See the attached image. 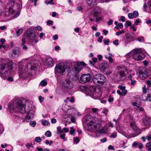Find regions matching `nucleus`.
<instances>
[{
    "mask_svg": "<svg viewBox=\"0 0 151 151\" xmlns=\"http://www.w3.org/2000/svg\"><path fill=\"white\" fill-rule=\"evenodd\" d=\"M8 108L11 112H15L24 114L26 112L29 113L25 117L24 122H28L33 117L34 113L29 112L30 111L31 105L29 104L27 107H25L24 104L22 103V100L18 98H15L13 104L9 103L8 105Z\"/></svg>",
    "mask_w": 151,
    "mask_h": 151,
    "instance_id": "f257e3e1",
    "label": "nucleus"
},
{
    "mask_svg": "<svg viewBox=\"0 0 151 151\" xmlns=\"http://www.w3.org/2000/svg\"><path fill=\"white\" fill-rule=\"evenodd\" d=\"M38 61L36 60H23L19 63V73L20 76L25 78L27 77L30 71L36 68Z\"/></svg>",
    "mask_w": 151,
    "mask_h": 151,
    "instance_id": "f03ea898",
    "label": "nucleus"
},
{
    "mask_svg": "<svg viewBox=\"0 0 151 151\" xmlns=\"http://www.w3.org/2000/svg\"><path fill=\"white\" fill-rule=\"evenodd\" d=\"M129 120L130 122V126L132 129V130L129 129L127 132H125L124 131L121 130H120L118 131L119 133L124 136L128 138H130L136 137L140 134L141 132L140 130L137 126L133 117L130 116Z\"/></svg>",
    "mask_w": 151,
    "mask_h": 151,
    "instance_id": "7ed1b4c3",
    "label": "nucleus"
},
{
    "mask_svg": "<svg viewBox=\"0 0 151 151\" xmlns=\"http://www.w3.org/2000/svg\"><path fill=\"white\" fill-rule=\"evenodd\" d=\"M21 6L19 4H18L14 1H9L6 5L4 13L5 15L8 17L17 12L14 15V17L15 18L17 17L20 14V12L19 11V10L18 11L17 9H20Z\"/></svg>",
    "mask_w": 151,
    "mask_h": 151,
    "instance_id": "20e7f679",
    "label": "nucleus"
},
{
    "mask_svg": "<svg viewBox=\"0 0 151 151\" xmlns=\"http://www.w3.org/2000/svg\"><path fill=\"white\" fill-rule=\"evenodd\" d=\"M94 121H91L89 123V125L88 128L91 129L94 132H95L96 134L97 137L100 136V134L101 133H105L108 132V129L107 128H101V125L97 123L95 120Z\"/></svg>",
    "mask_w": 151,
    "mask_h": 151,
    "instance_id": "39448f33",
    "label": "nucleus"
},
{
    "mask_svg": "<svg viewBox=\"0 0 151 151\" xmlns=\"http://www.w3.org/2000/svg\"><path fill=\"white\" fill-rule=\"evenodd\" d=\"M15 63L10 62L4 64H0V76L2 78L5 79L8 76V71H10Z\"/></svg>",
    "mask_w": 151,
    "mask_h": 151,
    "instance_id": "423d86ee",
    "label": "nucleus"
},
{
    "mask_svg": "<svg viewBox=\"0 0 151 151\" xmlns=\"http://www.w3.org/2000/svg\"><path fill=\"white\" fill-rule=\"evenodd\" d=\"M70 69L69 66L61 62L57 64L54 69V72L55 75L59 74L60 75H65Z\"/></svg>",
    "mask_w": 151,
    "mask_h": 151,
    "instance_id": "0eeeda50",
    "label": "nucleus"
},
{
    "mask_svg": "<svg viewBox=\"0 0 151 151\" xmlns=\"http://www.w3.org/2000/svg\"><path fill=\"white\" fill-rule=\"evenodd\" d=\"M85 93L86 96H89L94 99H99L101 95V93L99 89H94L92 88L87 89Z\"/></svg>",
    "mask_w": 151,
    "mask_h": 151,
    "instance_id": "6e6552de",
    "label": "nucleus"
},
{
    "mask_svg": "<svg viewBox=\"0 0 151 151\" xmlns=\"http://www.w3.org/2000/svg\"><path fill=\"white\" fill-rule=\"evenodd\" d=\"M132 58L135 60L139 61L142 60L145 58V55L142 53L141 49L136 48L132 50Z\"/></svg>",
    "mask_w": 151,
    "mask_h": 151,
    "instance_id": "1a4fd4ad",
    "label": "nucleus"
},
{
    "mask_svg": "<svg viewBox=\"0 0 151 151\" xmlns=\"http://www.w3.org/2000/svg\"><path fill=\"white\" fill-rule=\"evenodd\" d=\"M35 34L33 31L31 29H28L27 30L26 35H24L22 38L21 45H23L26 43V41L27 38L29 39L31 42L34 40L35 38Z\"/></svg>",
    "mask_w": 151,
    "mask_h": 151,
    "instance_id": "9d476101",
    "label": "nucleus"
},
{
    "mask_svg": "<svg viewBox=\"0 0 151 151\" xmlns=\"http://www.w3.org/2000/svg\"><path fill=\"white\" fill-rule=\"evenodd\" d=\"M106 78L104 76L101 74L95 75L93 79V81L95 84H103L106 81Z\"/></svg>",
    "mask_w": 151,
    "mask_h": 151,
    "instance_id": "9b49d317",
    "label": "nucleus"
},
{
    "mask_svg": "<svg viewBox=\"0 0 151 151\" xmlns=\"http://www.w3.org/2000/svg\"><path fill=\"white\" fill-rule=\"evenodd\" d=\"M119 71L117 74V77L119 78V80H123V78L124 77L127 72V70L123 67H121L119 68Z\"/></svg>",
    "mask_w": 151,
    "mask_h": 151,
    "instance_id": "f8f14e48",
    "label": "nucleus"
},
{
    "mask_svg": "<svg viewBox=\"0 0 151 151\" xmlns=\"http://www.w3.org/2000/svg\"><path fill=\"white\" fill-rule=\"evenodd\" d=\"M132 39L133 37L129 33L126 34L122 41L124 42V45H126L128 43L131 42Z\"/></svg>",
    "mask_w": 151,
    "mask_h": 151,
    "instance_id": "ddd939ff",
    "label": "nucleus"
},
{
    "mask_svg": "<svg viewBox=\"0 0 151 151\" xmlns=\"http://www.w3.org/2000/svg\"><path fill=\"white\" fill-rule=\"evenodd\" d=\"M63 85L65 88L69 89H71L73 87V83L69 79H66L63 81Z\"/></svg>",
    "mask_w": 151,
    "mask_h": 151,
    "instance_id": "4468645a",
    "label": "nucleus"
},
{
    "mask_svg": "<svg viewBox=\"0 0 151 151\" xmlns=\"http://www.w3.org/2000/svg\"><path fill=\"white\" fill-rule=\"evenodd\" d=\"M91 78V76L89 74H83L81 76L80 80L82 83H86L89 82Z\"/></svg>",
    "mask_w": 151,
    "mask_h": 151,
    "instance_id": "2eb2a0df",
    "label": "nucleus"
},
{
    "mask_svg": "<svg viewBox=\"0 0 151 151\" xmlns=\"http://www.w3.org/2000/svg\"><path fill=\"white\" fill-rule=\"evenodd\" d=\"M148 76V73L146 71V69L144 68L142 70L139 71V77L141 79H144L147 77Z\"/></svg>",
    "mask_w": 151,
    "mask_h": 151,
    "instance_id": "dca6fc26",
    "label": "nucleus"
},
{
    "mask_svg": "<svg viewBox=\"0 0 151 151\" xmlns=\"http://www.w3.org/2000/svg\"><path fill=\"white\" fill-rule=\"evenodd\" d=\"M94 7H95V8L92 12V14L93 17H96L98 16L101 13V10L100 7L98 6H96Z\"/></svg>",
    "mask_w": 151,
    "mask_h": 151,
    "instance_id": "f3484780",
    "label": "nucleus"
},
{
    "mask_svg": "<svg viewBox=\"0 0 151 151\" xmlns=\"http://www.w3.org/2000/svg\"><path fill=\"white\" fill-rule=\"evenodd\" d=\"M45 61L46 64L48 66L51 67L53 66L54 61L51 57H48L46 58Z\"/></svg>",
    "mask_w": 151,
    "mask_h": 151,
    "instance_id": "a211bd4d",
    "label": "nucleus"
},
{
    "mask_svg": "<svg viewBox=\"0 0 151 151\" xmlns=\"http://www.w3.org/2000/svg\"><path fill=\"white\" fill-rule=\"evenodd\" d=\"M86 3L91 8H93L97 5L96 0H86Z\"/></svg>",
    "mask_w": 151,
    "mask_h": 151,
    "instance_id": "6ab92c4d",
    "label": "nucleus"
},
{
    "mask_svg": "<svg viewBox=\"0 0 151 151\" xmlns=\"http://www.w3.org/2000/svg\"><path fill=\"white\" fill-rule=\"evenodd\" d=\"M109 64L107 63H102L100 66V70L102 71H104L109 67Z\"/></svg>",
    "mask_w": 151,
    "mask_h": 151,
    "instance_id": "aec40b11",
    "label": "nucleus"
},
{
    "mask_svg": "<svg viewBox=\"0 0 151 151\" xmlns=\"http://www.w3.org/2000/svg\"><path fill=\"white\" fill-rule=\"evenodd\" d=\"M74 70L77 72H79L82 69V67L79 63H76L74 65Z\"/></svg>",
    "mask_w": 151,
    "mask_h": 151,
    "instance_id": "412c9836",
    "label": "nucleus"
},
{
    "mask_svg": "<svg viewBox=\"0 0 151 151\" xmlns=\"http://www.w3.org/2000/svg\"><path fill=\"white\" fill-rule=\"evenodd\" d=\"M121 90L122 91H121L119 90H117V93L120 96H125L127 93V90L126 89H124Z\"/></svg>",
    "mask_w": 151,
    "mask_h": 151,
    "instance_id": "4be33fe9",
    "label": "nucleus"
},
{
    "mask_svg": "<svg viewBox=\"0 0 151 151\" xmlns=\"http://www.w3.org/2000/svg\"><path fill=\"white\" fill-rule=\"evenodd\" d=\"M142 99L144 101H151V91L148 94L147 97V98L142 97Z\"/></svg>",
    "mask_w": 151,
    "mask_h": 151,
    "instance_id": "5701e85b",
    "label": "nucleus"
},
{
    "mask_svg": "<svg viewBox=\"0 0 151 151\" xmlns=\"http://www.w3.org/2000/svg\"><path fill=\"white\" fill-rule=\"evenodd\" d=\"M17 52L16 50H12V53H9V55L10 57H12L13 55H17Z\"/></svg>",
    "mask_w": 151,
    "mask_h": 151,
    "instance_id": "b1692460",
    "label": "nucleus"
},
{
    "mask_svg": "<svg viewBox=\"0 0 151 151\" xmlns=\"http://www.w3.org/2000/svg\"><path fill=\"white\" fill-rule=\"evenodd\" d=\"M144 123L146 125L148 126L150 124V121L147 118H144L143 120Z\"/></svg>",
    "mask_w": 151,
    "mask_h": 151,
    "instance_id": "393cba45",
    "label": "nucleus"
},
{
    "mask_svg": "<svg viewBox=\"0 0 151 151\" xmlns=\"http://www.w3.org/2000/svg\"><path fill=\"white\" fill-rule=\"evenodd\" d=\"M41 124L43 126H45L48 125L50 124V122L47 120H43L42 121Z\"/></svg>",
    "mask_w": 151,
    "mask_h": 151,
    "instance_id": "a878e982",
    "label": "nucleus"
},
{
    "mask_svg": "<svg viewBox=\"0 0 151 151\" xmlns=\"http://www.w3.org/2000/svg\"><path fill=\"white\" fill-rule=\"evenodd\" d=\"M147 6L145 2L143 4V9L144 11L145 12H147L149 13H151V11L150 9V11H147Z\"/></svg>",
    "mask_w": 151,
    "mask_h": 151,
    "instance_id": "bb28decb",
    "label": "nucleus"
},
{
    "mask_svg": "<svg viewBox=\"0 0 151 151\" xmlns=\"http://www.w3.org/2000/svg\"><path fill=\"white\" fill-rule=\"evenodd\" d=\"M47 82L45 80H42L40 83V85L42 86H45L47 84Z\"/></svg>",
    "mask_w": 151,
    "mask_h": 151,
    "instance_id": "cd10ccee",
    "label": "nucleus"
},
{
    "mask_svg": "<svg viewBox=\"0 0 151 151\" xmlns=\"http://www.w3.org/2000/svg\"><path fill=\"white\" fill-rule=\"evenodd\" d=\"M23 30L21 28H20L18 29L16 33V36L18 37L20 35L22 32Z\"/></svg>",
    "mask_w": 151,
    "mask_h": 151,
    "instance_id": "c85d7f7f",
    "label": "nucleus"
},
{
    "mask_svg": "<svg viewBox=\"0 0 151 151\" xmlns=\"http://www.w3.org/2000/svg\"><path fill=\"white\" fill-rule=\"evenodd\" d=\"M75 132V130L73 127H71L70 128V134L72 135H74V133Z\"/></svg>",
    "mask_w": 151,
    "mask_h": 151,
    "instance_id": "c756f323",
    "label": "nucleus"
},
{
    "mask_svg": "<svg viewBox=\"0 0 151 151\" xmlns=\"http://www.w3.org/2000/svg\"><path fill=\"white\" fill-rule=\"evenodd\" d=\"M105 57L106 59H108L110 63H113V58L111 56H108L107 55H105Z\"/></svg>",
    "mask_w": 151,
    "mask_h": 151,
    "instance_id": "7c9ffc66",
    "label": "nucleus"
},
{
    "mask_svg": "<svg viewBox=\"0 0 151 151\" xmlns=\"http://www.w3.org/2000/svg\"><path fill=\"white\" fill-rule=\"evenodd\" d=\"M45 135L47 137H50L52 135L51 132L50 131H47L45 132Z\"/></svg>",
    "mask_w": 151,
    "mask_h": 151,
    "instance_id": "2f4dec72",
    "label": "nucleus"
},
{
    "mask_svg": "<svg viewBox=\"0 0 151 151\" xmlns=\"http://www.w3.org/2000/svg\"><path fill=\"white\" fill-rule=\"evenodd\" d=\"M131 56H132V51L126 54L125 56L126 58H130Z\"/></svg>",
    "mask_w": 151,
    "mask_h": 151,
    "instance_id": "473e14b6",
    "label": "nucleus"
},
{
    "mask_svg": "<svg viewBox=\"0 0 151 151\" xmlns=\"http://www.w3.org/2000/svg\"><path fill=\"white\" fill-rule=\"evenodd\" d=\"M119 20L120 22L122 21V22H124L126 21L125 17L123 16H121L120 17V18L119 19Z\"/></svg>",
    "mask_w": 151,
    "mask_h": 151,
    "instance_id": "72a5a7b5",
    "label": "nucleus"
},
{
    "mask_svg": "<svg viewBox=\"0 0 151 151\" xmlns=\"http://www.w3.org/2000/svg\"><path fill=\"white\" fill-rule=\"evenodd\" d=\"M141 22L139 18L137 19L134 22V23L136 25H138L139 23Z\"/></svg>",
    "mask_w": 151,
    "mask_h": 151,
    "instance_id": "f704fd0d",
    "label": "nucleus"
},
{
    "mask_svg": "<svg viewBox=\"0 0 151 151\" xmlns=\"http://www.w3.org/2000/svg\"><path fill=\"white\" fill-rule=\"evenodd\" d=\"M131 22L130 21H127L125 23V26L126 27H127L128 26H130L131 25Z\"/></svg>",
    "mask_w": 151,
    "mask_h": 151,
    "instance_id": "c9c22d12",
    "label": "nucleus"
},
{
    "mask_svg": "<svg viewBox=\"0 0 151 151\" xmlns=\"http://www.w3.org/2000/svg\"><path fill=\"white\" fill-rule=\"evenodd\" d=\"M124 32V30H122L121 31H119L116 33V34L117 36H119V35L122 34Z\"/></svg>",
    "mask_w": 151,
    "mask_h": 151,
    "instance_id": "e433bc0d",
    "label": "nucleus"
},
{
    "mask_svg": "<svg viewBox=\"0 0 151 151\" xmlns=\"http://www.w3.org/2000/svg\"><path fill=\"white\" fill-rule=\"evenodd\" d=\"M73 142L76 144L78 143L79 142V140L77 137H73Z\"/></svg>",
    "mask_w": 151,
    "mask_h": 151,
    "instance_id": "4c0bfd02",
    "label": "nucleus"
},
{
    "mask_svg": "<svg viewBox=\"0 0 151 151\" xmlns=\"http://www.w3.org/2000/svg\"><path fill=\"white\" fill-rule=\"evenodd\" d=\"M45 2L47 4H54V3L53 2V0H50V1H45Z\"/></svg>",
    "mask_w": 151,
    "mask_h": 151,
    "instance_id": "58836bf2",
    "label": "nucleus"
},
{
    "mask_svg": "<svg viewBox=\"0 0 151 151\" xmlns=\"http://www.w3.org/2000/svg\"><path fill=\"white\" fill-rule=\"evenodd\" d=\"M36 123L35 122L32 121L30 122V124L33 127H34L36 125Z\"/></svg>",
    "mask_w": 151,
    "mask_h": 151,
    "instance_id": "ea45409f",
    "label": "nucleus"
},
{
    "mask_svg": "<svg viewBox=\"0 0 151 151\" xmlns=\"http://www.w3.org/2000/svg\"><path fill=\"white\" fill-rule=\"evenodd\" d=\"M133 15L134 18H136L138 15V12L137 11H134L133 14Z\"/></svg>",
    "mask_w": 151,
    "mask_h": 151,
    "instance_id": "a19ab883",
    "label": "nucleus"
},
{
    "mask_svg": "<svg viewBox=\"0 0 151 151\" xmlns=\"http://www.w3.org/2000/svg\"><path fill=\"white\" fill-rule=\"evenodd\" d=\"M65 133H63V134H61L60 136V137L63 139H64V141H66L67 140V139H65Z\"/></svg>",
    "mask_w": 151,
    "mask_h": 151,
    "instance_id": "79ce46f5",
    "label": "nucleus"
},
{
    "mask_svg": "<svg viewBox=\"0 0 151 151\" xmlns=\"http://www.w3.org/2000/svg\"><path fill=\"white\" fill-rule=\"evenodd\" d=\"M144 38L143 37H139L137 39V40L140 42H143L144 41Z\"/></svg>",
    "mask_w": 151,
    "mask_h": 151,
    "instance_id": "37998d69",
    "label": "nucleus"
},
{
    "mask_svg": "<svg viewBox=\"0 0 151 151\" xmlns=\"http://www.w3.org/2000/svg\"><path fill=\"white\" fill-rule=\"evenodd\" d=\"M110 137L112 138H115L116 137V132H114L111 134L110 135Z\"/></svg>",
    "mask_w": 151,
    "mask_h": 151,
    "instance_id": "c03bdc74",
    "label": "nucleus"
},
{
    "mask_svg": "<svg viewBox=\"0 0 151 151\" xmlns=\"http://www.w3.org/2000/svg\"><path fill=\"white\" fill-rule=\"evenodd\" d=\"M62 130L63 132L67 133L69 131V129L66 127L63 128V129H62Z\"/></svg>",
    "mask_w": 151,
    "mask_h": 151,
    "instance_id": "a18cd8bd",
    "label": "nucleus"
},
{
    "mask_svg": "<svg viewBox=\"0 0 151 151\" xmlns=\"http://www.w3.org/2000/svg\"><path fill=\"white\" fill-rule=\"evenodd\" d=\"M35 140L37 142H40L41 141V139L40 137H37L35 138Z\"/></svg>",
    "mask_w": 151,
    "mask_h": 151,
    "instance_id": "49530a36",
    "label": "nucleus"
},
{
    "mask_svg": "<svg viewBox=\"0 0 151 151\" xmlns=\"http://www.w3.org/2000/svg\"><path fill=\"white\" fill-rule=\"evenodd\" d=\"M118 88H119L120 90H123L124 89H125L126 87L125 86H122L121 85H119L118 86Z\"/></svg>",
    "mask_w": 151,
    "mask_h": 151,
    "instance_id": "de8ad7c7",
    "label": "nucleus"
},
{
    "mask_svg": "<svg viewBox=\"0 0 151 151\" xmlns=\"http://www.w3.org/2000/svg\"><path fill=\"white\" fill-rule=\"evenodd\" d=\"M128 16L129 19H132L134 17L133 14L131 13H129Z\"/></svg>",
    "mask_w": 151,
    "mask_h": 151,
    "instance_id": "09e8293b",
    "label": "nucleus"
},
{
    "mask_svg": "<svg viewBox=\"0 0 151 151\" xmlns=\"http://www.w3.org/2000/svg\"><path fill=\"white\" fill-rule=\"evenodd\" d=\"M108 112V110L106 109H104L102 111V113L105 114L106 115H107Z\"/></svg>",
    "mask_w": 151,
    "mask_h": 151,
    "instance_id": "8fccbe9b",
    "label": "nucleus"
},
{
    "mask_svg": "<svg viewBox=\"0 0 151 151\" xmlns=\"http://www.w3.org/2000/svg\"><path fill=\"white\" fill-rule=\"evenodd\" d=\"M53 21L50 20H48L47 22V25H52L53 24Z\"/></svg>",
    "mask_w": 151,
    "mask_h": 151,
    "instance_id": "3c124183",
    "label": "nucleus"
},
{
    "mask_svg": "<svg viewBox=\"0 0 151 151\" xmlns=\"http://www.w3.org/2000/svg\"><path fill=\"white\" fill-rule=\"evenodd\" d=\"M130 80L131 81V83L132 85H134L136 83V81L133 80L132 79H130Z\"/></svg>",
    "mask_w": 151,
    "mask_h": 151,
    "instance_id": "603ef678",
    "label": "nucleus"
},
{
    "mask_svg": "<svg viewBox=\"0 0 151 151\" xmlns=\"http://www.w3.org/2000/svg\"><path fill=\"white\" fill-rule=\"evenodd\" d=\"M119 40H116L113 42V43L115 45H119Z\"/></svg>",
    "mask_w": 151,
    "mask_h": 151,
    "instance_id": "864d4df0",
    "label": "nucleus"
},
{
    "mask_svg": "<svg viewBox=\"0 0 151 151\" xmlns=\"http://www.w3.org/2000/svg\"><path fill=\"white\" fill-rule=\"evenodd\" d=\"M109 42L110 40L109 39L105 40L104 41V43L106 45H108L109 43Z\"/></svg>",
    "mask_w": 151,
    "mask_h": 151,
    "instance_id": "5fc2aeb1",
    "label": "nucleus"
},
{
    "mask_svg": "<svg viewBox=\"0 0 151 151\" xmlns=\"http://www.w3.org/2000/svg\"><path fill=\"white\" fill-rule=\"evenodd\" d=\"M39 99L40 103H42L43 100L44 99V98L41 96H40L39 97Z\"/></svg>",
    "mask_w": 151,
    "mask_h": 151,
    "instance_id": "6e6d98bb",
    "label": "nucleus"
},
{
    "mask_svg": "<svg viewBox=\"0 0 151 151\" xmlns=\"http://www.w3.org/2000/svg\"><path fill=\"white\" fill-rule=\"evenodd\" d=\"M103 38V36H101L99 37L97 40L98 41L100 42H101L102 41V39Z\"/></svg>",
    "mask_w": 151,
    "mask_h": 151,
    "instance_id": "4d7b16f0",
    "label": "nucleus"
},
{
    "mask_svg": "<svg viewBox=\"0 0 151 151\" xmlns=\"http://www.w3.org/2000/svg\"><path fill=\"white\" fill-rule=\"evenodd\" d=\"M146 139H147L148 141H150L151 139V135L149 134L147 136H146Z\"/></svg>",
    "mask_w": 151,
    "mask_h": 151,
    "instance_id": "13d9d810",
    "label": "nucleus"
},
{
    "mask_svg": "<svg viewBox=\"0 0 151 151\" xmlns=\"http://www.w3.org/2000/svg\"><path fill=\"white\" fill-rule=\"evenodd\" d=\"M67 99L68 100L70 99L69 100V101L70 102H74V98L73 97H71L70 99V98H69L68 97V98H67Z\"/></svg>",
    "mask_w": 151,
    "mask_h": 151,
    "instance_id": "bf43d9fd",
    "label": "nucleus"
},
{
    "mask_svg": "<svg viewBox=\"0 0 151 151\" xmlns=\"http://www.w3.org/2000/svg\"><path fill=\"white\" fill-rule=\"evenodd\" d=\"M123 9L125 13H127L129 11V10L128 9H126V8L125 7H123Z\"/></svg>",
    "mask_w": 151,
    "mask_h": 151,
    "instance_id": "052dcab7",
    "label": "nucleus"
},
{
    "mask_svg": "<svg viewBox=\"0 0 151 151\" xmlns=\"http://www.w3.org/2000/svg\"><path fill=\"white\" fill-rule=\"evenodd\" d=\"M79 63V64L81 66V65L83 66H85L86 65V64L83 62L82 61L81 62L79 63Z\"/></svg>",
    "mask_w": 151,
    "mask_h": 151,
    "instance_id": "680f3d73",
    "label": "nucleus"
},
{
    "mask_svg": "<svg viewBox=\"0 0 151 151\" xmlns=\"http://www.w3.org/2000/svg\"><path fill=\"white\" fill-rule=\"evenodd\" d=\"M92 60L93 62L94 63H95L97 62L98 59L96 58H92Z\"/></svg>",
    "mask_w": 151,
    "mask_h": 151,
    "instance_id": "e2e57ef3",
    "label": "nucleus"
},
{
    "mask_svg": "<svg viewBox=\"0 0 151 151\" xmlns=\"http://www.w3.org/2000/svg\"><path fill=\"white\" fill-rule=\"evenodd\" d=\"M130 29H132L134 31H136L137 29V27L133 25L130 27Z\"/></svg>",
    "mask_w": 151,
    "mask_h": 151,
    "instance_id": "0e129e2a",
    "label": "nucleus"
},
{
    "mask_svg": "<svg viewBox=\"0 0 151 151\" xmlns=\"http://www.w3.org/2000/svg\"><path fill=\"white\" fill-rule=\"evenodd\" d=\"M51 122L52 124H55L56 122V120L55 118H52L51 120Z\"/></svg>",
    "mask_w": 151,
    "mask_h": 151,
    "instance_id": "69168bd1",
    "label": "nucleus"
},
{
    "mask_svg": "<svg viewBox=\"0 0 151 151\" xmlns=\"http://www.w3.org/2000/svg\"><path fill=\"white\" fill-rule=\"evenodd\" d=\"M107 141V139L106 138H104L103 139L100 140V141L102 143H104L106 142Z\"/></svg>",
    "mask_w": 151,
    "mask_h": 151,
    "instance_id": "338daca9",
    "label": "nucleus"
},
{
    "mask_svg": "<svg viewBox=\"0 0 151 151\" xmlns=\"http://www.w3.org/2000/svg\"><path fill=\"white\" fill-rule=\"evenodd\" d=\"M113 22V21L112 20V19L110 20L108 22V25H111L112 24Z\"/></svg>",
    "mask_w": 151,
    "mask_h": 151,
    "instance_id": "774afa93",
    "label": "nucleus"
}]
</instances>
